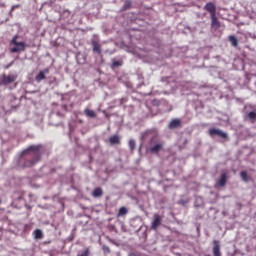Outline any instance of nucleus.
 <instances>
[{"mask_svg":"<svg viewBox=\"0 0 256 256\" xmlns=\"http://www.w3.org/2000/svg\"><path fill=\"white\" fill-rule=\"evenodd\" d=\"M43 153V146H30L22 153L24 157V167H33L41 159Z\"/></svg>","mask_w":256,"mask_h":256,"instance_id":"f257e3e1","label":"nucleus"},{"mask_svg":"<svg viewBox=\"0 0 256 256\" xmlns=\"http://www.w3.org/2000/svg\"><path fill=\"white\" fill-rule=\"evenodd\" d=\"M19 39V36H14L11 43L14 45V47L11 48V53H19L21 51H25L27 47V43L25 42H19L17 41Z\"/></svg>","mask_w":256,"mask_h":256,"instance_id":"f03ea898","label":"nucleus"},{"mask_svg":"<svg viewBox=\"0 0 256 256\" xmlns=\"http://www.w3.org/2000/svg\"><path fill=\"white\" fill-rule=\"evenodd\" d=\"M150 145H151L150 152L153 154H157L159 153V151L163 149V143L157 137L151 138Z\"/></svg>","mask_w":256,"mask_h":256,"instance_id":"7ed1b4c3","label":"nucleus"},{"mask_svg":"<svg viewBox=\"0 0 256 256\" xmlns=\"http://www.w3.org/2000/svg\"><path fill=\"white\" fill-rule=\"evenodd\" d=\"M17 81V74H9V75H1L0 76V85L7 86L11 85V83H15Z\"/></svg>","mask_w":256,"mask_h":256,"instance_id":"20e7f679","label":"nucleus"},{"mask_svg":"<svg viewBox=\"0 0 256 256\" xmlns=\"http://www.w3.org/2000/svg\"><path fill=\"white\" fill-rule=\"evenodd\" d=\"M208 134L210 137H221L222 139H227V137H229L227 132H223V130L217 128H210Z\"/></svg>","mask_w":256,"mask_h":256,"instance_id":"39448f33","label":"nucleus"},{"mask_svg":"<svg viewBox=\"0 0 256 256\" xmlns=\"http://www.w3.org/2000/svg\"><path fill=\"white\" fill-rule=\"evenodd\" d=\"M153 219L154 220L151 223V229L153 231H157V229L160 227L163 219L161 218V216L159 214H154Z\"/></svg>","mask_w":256,"mask_h":256,"instance_id":"423d86ee","label":"nucleus"},{"mask_svg":"<svg viewBox=\"0 0 256 256\" xmlns=\"http://www.w3.org/2000/svg\"><path fill=\"white\" fill-rule=\"evenodd\" d=\"M204 9L205 11L210 13V16L217 15V7L213 2L206 3V5L204 6Z\"/></svg>","mask_w":256,"mask_h":256,"instance_id":"0eeeda50","label":"nucleus"},{"mask_svg":"<svg viewBox=\"0 0 256 256\" xmlns=\"http://www.w3.org/2000/svg\"><path fill=\"white\" fill-rule=\"evenodd\" d=\"M211 17V27L212 29H219L221 27V22H219V19L217 18V14H214Z\"/></svg>","mask_w":256,"mask_h":256,"instance_id":"6e6552de","label":"nucleus"},{"mask_svg":"<svg viewBox=\"0 0 256 256\" xmlns=\"http://www.w3.org/2000/svg\"><path fill=\"white\" fill-rule=\"evenodd\" d=\"M227 185V173H223L220 176V179L216 182L215 187H225Z\"/></svg>","mask_w":256,"mask_h":256,"instance_id":"1a4fd4ad","label":"nucleus"},{"mask_svg":"<svg viewBox=\"0 0 256 256\" xmlns=\"http://www.w3.org/2000/svg\"><path fill=\"white\" fill-rule=\"evenodd\" d=\"M213 255L214 256H221V245H219V241L214 240L213 242Z\"/></svg>","mask_w":256,"mask_h":256,"instance_id":"9d476101","label":"nucleus"},{"mask_svg":"<svg viewBox=\"0 0 256 256\" xmlns=\"http://www.w3.org/2000/svg\"><path fill=\"white\" fill-rule=\"evenodd\" d=\"M168 127H169V129H177V128L181 127V119H179V118L173 119L169 123Z\"/></svg>","mask_w":256,"mask_h":256,"instance_id":"9b49d317","label":"nucleus"},{"mask_svg":"<svg viewBox=\"0 0 256 256\" xmlns=\"http://www.w3.org/2000/svg\"><path fill=\"white\" fill-rule=\"evenodd\" d=\"M47 73H49V69L40 71L38 75L35 77V80L37 81V83H41V81L45 79V75H47Z\"/></svg>","mask_w":256,"mask_h":256,"instance_id":"f8f14e48","label":"nucleus"},{"mask_svg":"<svg viewBox=\"0 0 256 256\" xmlns=\"http://www.w3.org/2000/svg\"><path fill=\"white\" fill-rule=\"evenodd\" d=\"M110 145H120L121 144V137L119 135H113L109 138Z\"/></svg>","mask_w":256,"mask_h":256,"instance_id":"ddd939ff","label":"nucleus"},{"mask_svg":"<svg viewBox=\"0 0 256 256\" xmlns=\"http://www.w3.org/2000/svg\"><path fill=\"white\" fill-rule=\"evenodd\" d=\"M84 114L86 115V117H90L91 119H95V117H97V114L95 113V111L88 108L84 110Z\"/></svg>","mask_w":256,"mask_h":256,"instance_id":"4468645a","label":"nucleus"},{"mask_svg":"<svg viewBox=\"0 0 256 256\" xmlns=\"http://www.w3.org/2000/svg\"><path fill=\"white\" fill-rule=\"evenodd\" d=\"M92 45H93V51H95L98 54H101V46L99 45V43L93 40Z\"/></svg>","mask_w":256,"mask_h":256,"instance_id":"2eb2a0df","label":"nucleus"},{"mask_svg":"<svg viewBox=\"0 0 256 256\" xmlns=\"http://www.w3.org/2000/svg\"><path fill=\"white\" fill-rule=\"evenodd\" d=\"M129 213V211L127 210V207L123 206L119 209L117 217H125V215Z\"/></svg>","mask_w":256,"mask_h":256,"instance_id":"dca6fc26","label":"nucleus"},{"mask_svg":"<svg viewBox=\"0 0 256 256\" xmlns=\"http://www.w3.org/2000/svg\"><path fill=\"white\" fill-rule=\"evenodd\" d=\"M229 41L232 47H237V45H239V40L237 39L236 36H229Z\"/></svg>","mask_w":256,"mask_h":256,"instance_id":"f3484780","label":"nucleus"},{"mask_svg":"<svg viewBox=\"0 0 256 256\" xmlns=\"http://www.w3.org/2000/svg\"><path fill=\"white\" fill-rule=\"evenodd\" d=\"M93 197H101L103 195V189L101 188H96L94 189L93 193H92Z\"/></svg>","mask_w":256,"mask_h":256,"instance_id":"a211bd4d","label":"nucleus"},{"mask_svg":"<svg viewBox=\"0 0 256 256\" xmlns=\"http://www.w3.org/2000/svg\"><path fill=\"white\" fill-rule=\"evenodd\" d=\"M247 117H248V119L251 120L252 123H255V121H256V110H253V111L249 112Z\"/></svg>","mask_w":256,"mask_h":256,"instance_id":"6ab92c4d","label":"nucleus"},{"mask_svg":"<svg viewBox=\"0 0 256 256\" xmlns=\"http://www.w3.org/2000/svg\"><path fill=\"white\" fill-rule=\"evenodd\" d=\"M240 177H241L242 181H244L245 183H249V175H247L246 171H242L240 173Z\"/></svg>","mask_w":256,"mask_h":256,"instance_id":"aec40b11","label":"nucleus"},{"mask_svg":"<svg viewBox=\"0 0 256 256\" xmlns=\"http://www.w3.org/2000/svg\"><path fill=\"white\" fill-rule=\"evenodd\" d=\"M34 237L35 239H43V231L37 229L34 231Z\"/></svg>","mask_w":256,"mask_h":256,"instance_id":"412c9836","label":"nucleus"},{"mask_svg":"<svg viewBox=\"0 0 256 256\" xmlns=\"http://www.w3.org/2000/svg\"><path fill=\"white\" fill-rule=\"evenodd\" d=\"M121 65H123V61L122 60H114L112 62V67L113 68L121 67Z\"/></svg>","mask_w":256,"mask_h":256,"instance_id":"4be33fe9","label":"nucleus"},{"mask_svg":"<svg viewBox=\"0 0 256 256\" xmlns=\"http://www.w3.org/2000/svg\"><path fill=\"white\" fill-rule=\"evenodd\" d=\"M128 145H129L130 151L133 152L136 147L135 140H133V139L129 140Z\"/></svg>","mask_w":256,"mask_h":256,"instance_id":"5701e85b","label":"nucleus"},{"mask_svg":"<svg viewBox=\"0 0 256 256\" xmlns=\"http://www.w3.org/2000/svg\"><path fill=\"white\" fill-rule=\"evenodd\" d=\"M78 256H89V248H86L85 251L82 254H79Z\"/></svg>","mask_w":256,"mask_h":256,"instance_id":"b1692460","label":"nucleus"},{"mask_svg":"<svg viewBox=\"0 0 256 256\" xmlns=\"http://www.w3.org/2000/svg\"><path fill=\"white\" fill-rule=\"evenodd\" d=\"M129 7H131V2L130 1H126L124 3V9H129Z\"/></svg>","mask_w":256,"mask_h":256,"instance_id":"393cba45","label":"nucleus"},{"mask_svg":"<svg viewBox=\"0 0 256 256\" xmlns=\"http://www.w3.org/2000/svg\"><path fill=\"white\" fill-rule=\"evenodd\" d=\"M104 250L107 251L108 253H109V251H110V250H109V247H105Z\"/></svg>","mask_w":256,"mask_h":256,"instance_id":"a878e982","label":"nucleus"},{"mask_svg":"<svg viewBox=\"0 0 256 256\" xmlns=\"http://www.w3.org/2000/svg\"><path fill=\"white\" fill-rule=\"evenodd\" d=\"M130 256H137L135 253H131Z\"/></svg>","mask_w":256,"mask_h":256,"instance_id":"bb28decb","label":"nucleus"},{"mask_svg":"<svg viewBox=\"0 0 256 256\" xmlns=\"http://www.w3.org/2000/svg\"><path fill=\"white\" fill-rule=\"evenodd\" d=\"M196 201H201V198H197Z\"/></svg>","mask_w":256,"mask_h":256,"instance_id":"cd10ccee","label":"nucleus"},{"mask_svg":"<svg viewBox=\"0 0 256 256\" xmlns=\"http://www.w3.org/2000/svg\"><path fill=\"white\" fill-rule=\"evenodd\" d=\"M0 203H1V200H0Z\"/></svg>","mask_w":256,"mask_h":256,"instance_id":"c85d7f7f","label":"nucleus"}]
</instances>
